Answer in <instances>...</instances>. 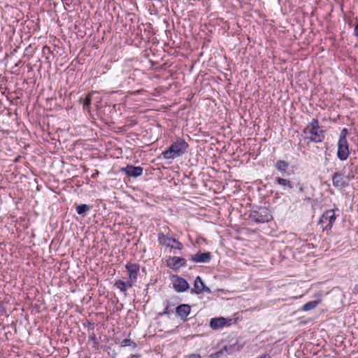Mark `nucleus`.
<instances>
[{
    "instance_id": "6",
    "label": "nucleus",
    "mask_w": 358,
    "mask_h": 358,
    "mask_svg": "<svg viewBox=\"0 0 358 358\" xmlns=\"http://www.w3.org/2000/svg\"><path fill=\"white\" fill-rule=\"evenodd\" d=\"M173 286L177 292H183L189 289V284L184 278L178 275H173Z\"/></svg>"
},
{
    "instance_id": "28",
    "label": "nucleus",
    "mask_w": 358,
    "mask_h": 358,
    "mask_svg": "<svg viewBox=\"0 0 358 358\" xmlns=\"http://www.w3.org/2000/svg\"><path fill=\"white\" fill-rule=\"evenodd\" d=\"M87 326L89 328L92 329H94V324L93 322H90V321H87Z\"/></svg>"
},
{
    "instance_id": "30",
    "label": "nucleus",
    "mask_w": 358,
    "mask_h": 358,
    "mask_svg": "<svg viewBox=\"0 0 358 358\" xmlns=\"http://www.w3.org/2000/svg\"><path fill=\"white\" fill-rule=\"evenodd\" d=\"M90 338L92 341H93L94 342L95 344L97 343L96 338L94 334Z\"/></svg>"
},
{
    "instance_id": "26",
    "label": "nucleus",
    "mask_w": 358,
    "mask_h": 358,
    "mask_svg": "<svg viewBox=\"0 0 358 358\" xmlns=\"http://www.w3.org/2000/svg\"><path fill=\"white\" fill-rule=\"evenodd\" d=\"M223 354L222 349L217 352L212 353L210 355V358H219Z\"/></svg>"
},
{
    "instance_id": "11",
    "label": "nucleus",
    "mask_w": 358,
    "mask_h": 358,
    "mask_svg": "<svg viewBox=\"0 0 358 358\" xmlns=\"http://www.w3.org/2000/svg\"><path fill=\"white\" fill-rule=\"evenodd\" d=\"M127 176L136 178L143 174V169L141 166H134L133 165H127L121 169Z\"/></svg>"
},
{
    "instance_id": "29",
    "label": "nucleus",
    "mask_w": 358,
    "mask_h": 358,
    "mask_svg": "<svg viewBox=\"0 0 358 358\" xmlns=\"http://www.w3.org/2000/svg\"><path fill=\"white\" fill-rule=\"evenodd\" d=\"M257 358H271V357L268 354H264V355H262L259 356Z\"/></svg>"
},
{
    "instance_id": "25",
    "label": "nucleus",
    "mask_w": 358,
    "mask_h": 358,
    "mask_svg": "<svg viewBox=\"0 0 358 358\" xmlns=\"http://www.w3.org/2000/svg\"><path fill=\"white\" fill-rule=\"evenodd\" d=\"M348 134V130L347 128H343L339 135V138H347Z\"/></svg>"
},
{
    "instance_id": "19",
    "label": "nucleus",
    "mask_w": 358,
    "mask_h": 358,
    "mask_svg": "<svg viewBox=\"0 0 358 358\" xmlns=\"http://www.w3.org/2000/svg\"><path fill=\"white\" fill-rule=\"evenodd\" d=\"M275 169L280 172L282 176L287 173V169L289 166V164L284 160H278L274 164Z\"/></svg>"
},
{
    "instance_id": "22",
    "label": "nucleus",
    "mask_w": 358,
    "mask_h": 358,
    "mask_svg": "<svg viewBox=\"0 0 358 358\" xmlns=\"http://www.w3.org/2000/svg\"><path fill=\"white\" fill-rule=\"evenodd\" d=\"M317 306V301H309L303 306L302 310L304 311H309L310 310L314 309Z\"/></svg>"
},
{
    "instance_id": "16",
    "label": "nucleus",
    "mask_w": 358,
    "mask_h": 358,
    "mask_svg": "<svg viewBox=\"0 0 358 358\" xmlns=\"http://www.w3.org/2000/svg\"><path fill=\"white\" fill-rule=\"evenodd\" d=\"M350 155L349 147L338 146L337 157L341 161L346 160Z\"/></svg>"
},
{
    "instance_id": "24",
    "label": "nucleus",
    "mask_w": 358,
    "mask_h": 358,
    "mask_svg": "<svg viewBox=\"0 0 358 358\" xmlns=\"http://www.w3.org/2000/svg\"><path fill=\"white\" fill-rule=\"evenodd\" d=\"M338 146L349 147L347 138H338Z\"/></svg>"
},
{
    "instance_id": "32",
    "label": "nucleus",
    "mask_w": 358,
    "mask_h": 358,
    "mask_svg": "<svg viewBox=\"0 0 358 358\" xmlns=\"http://www.w3.org/2000/svg\"><path fill=\"white\" fill-rule=\"evenodd\" d=\"M169 308L168 306L165 308L164 311L163 312L162 315H169Z\"/></svg>"
},
{
    "instance_id": "5",
    "label": "nucleus",
    "mask_w": 358,
    "mask_h": 358,
    "mask_svg": "<svg viewBox=\"0 0 358 358\" xmlns=\"http://www.w3.org/2000/svg\"><path fill=\"white\" fill-rule=\"evenodd\" d=\"M250 218L252 221L257 223H264L268 222L271 215L267 213L265 208H259V210H254L251 213Z\"/></svg>"
},
{
    "instance_id": "18",
    "label": "nucleus",
    "mask_w": 358,
    "mask_h": 358,
    "mask_svg": "<svg viewBox=\"0 0 358 358\" xmlns=\"http://www.w3.org/2000/svg\"><path fill=\"white\" fill-rule=\"evenodd\" d=\"M227 324L226 319L224 317L213 318L210 322V327L213 329H217L224 327Z\"/></svg>"
},
{
    "instance_id": "17",
    "label": "nucleus",
    "mask_w": 358,
    "mask_h": 358,
    "mask_svg": "<svg viewBox=\"0 0 358 358\" xmlns=\"http://www.w3.org/2000/svg\"><path fill=\"white\" fill-rule=\"evenodd\" d=\"M133 285L134 282L129 280L127 282L118 280L115 281L114 286L119 289L121 292H125L129 288L131 287Z\"/></svg>"
},
{
    "instance_id": "12",
    "label": "nucleus",
    "mask_w": 358,
    "mask_h": 358,
    "mask_svg": "<svg viewBox=\"0 0 358 358\" xmlns=\"http://www.w3.org/2000/svg\"><path fill=\"white\" fill-rule=\"evenodd\" d=\"M211 258L212 256L210 252H197L191 257L190 260L194 263H208Z\"/></svg>"
},
{
    "instance_id": "33",
    "label": "nucleus",
    "mask_w": 358,
    "mask_h": 358,
    "mask_svg": "<svg viewBox=\"0 0 358 358\" xmlns=\"http://www.w3.org/2000/svg\"><path fill=\"white\" fill-rule=\"evenodd\" d=\"M98 174H99V171H96V173H94V174H93V175L92 176V178H95V176H96V175H98Z\"/></svg>"
},
{
    "instance_id": "7",
    "label": "nucleus",
    "mask_w": 358,
    "mask_h": 358,
    "mask_svg": "<svg viewBox=\"0 0 358 358\" xmlns=\"http://www.w3.org/2000/svg\"><path fill=\"white\" fill-rule=\"evenodd\" d=\"M192 293L200 294L202 292L210 293L211 290L209 287L205 286L201 278L197 276L194 282V289L191 291Z\"/></svg>"
},
{
    "instance_id": "9",
    "label": "nucleus",
    "mask_w": 358,
    "mask_h": 358,
    "mask_svg": "<svg viewBox=\"0 0 358 358\" xmlns=\"http://www.w3.org/2000/svg\"><path fill=\"white\" fill-rule=\"evenodd\" d=\"M186 259L180 257H169L166 261L168 267L172 269H178L182 266H186Z\"/></svg>"
},
{
    "instance_id": "8",
    "label": "nucleus",
    "mask_w": 358,
    "mask_h": 358,
    "mask_svg": "<svg viewBox=\"0 0 358 358\" xmlns=\"http://www.w3.org/2000/svg\"><path fill=\"white\" fill-rule=\"evenodd\" d=\"M125 268L129 273V280L135 283L139 274V265L129 262L126 264Z\"/></svg>"
},
{
    "instance_id": "23",
    "label": "nucleus",
    "mask_w": 358,
    "mask_h": 358,
    "mask_svg": "<svg viewBox=\"0 0 358 358\" xmlns=\"http://www.w3.org/2000/svg\"><path fill=\"white\" fill-rule=\"evenodd\" d=\"M120 345L122 347H127V346L132 345L133 348H136V343L129 338H125V339L122 340Z\"/></svg>"
},
{
    "instance_id": "27",
    "label": "nucleus",
    "mask_w": 358,
    "mask_h": 358,
    "mask_svg": "<svg viewBox=\"0 0 358 358\" xmlns=\"http://www.w3.org/2000/svg\"><path fill=\"white\" fill-rule=\"evenodd\" d=\"M296 186L298 187L299 193L303 192L304 187H303V184H301L299 182L296 185Z\"/></svg>"
},
{
    "instance_id": "2",
    "label": "nucleus",
    "mask_w": 358,
    "mask_h": 358,
    "mask_svg": "<svg viewBox=\"0 0 358 358\" xmlns=\"http://www.w3.org/2000/svg\"><path fill=\"white\" fill-rule=\"evenodd\" d=\"M188 147V143L184 139L178 138L167 150L162 152V155L164 159H174L182 156Z\"/></svg>"
},
{
    "instance_id": "1",
    "label": "nucleus",
    "mask_w": 358,
    "mask_h": 358,
    "mask_svg": "<svg viewBox=\"0 0 358 358\" xmlns=\"http://www.w3.org/2000/svg\"><path fill=\"white\" fill-rule=\"evenodd\" d=\"M304 140L314 143L323 142L326 136V130L320 126L316 118L312 119L303 129Z\"/></svg>"
},
{
    "instance_id": "21",
    "label": "nucleus",
    "mask_w": 358,
    "mask_h": 358,
    "mask_svg": "<svg viewBox=\"0 0 358 358\" xmlns=\"http://www.w3.org/2000/svg\"><path fill=\"white\" fill-rule=\"evenodd\" d=\"M76 210L78 215L85 216L86 213L90 210V206L87 204H80L76 206Z\"/></svg>"
},
{
    "instance_id": "15",
    "label": "nucleus",
    "mask_w": 358,
    "mask_h": 358,
    "mask_svg": "<svg viewBox=\"0 0 358 358\" xmlns=\"http://www.w3.org/2000/svg\"><path fill=\"white\" fill-rule=\"evenodd\" d=\"M177 315L183 320H185L191 311V306L188 304H181L176 308Z\"/></svg>"
},
{
    "instance_id": "14",
    "label": "nucleus",
    "mask_w": 358,
    "mask_h": 358,
    "mask_svg": "<svg viewBox=\"0 0 358 358\" xmlns=\"http://www.w3.org/2000/svg\"><path fill=\"white\" fill-rule=\"evenodd\" d=\"M274 184L281 186L284 191H289L294 187V184L289 180L280 177L275 178Z\"/></svg>"
},
{
    "instance_id": "3",
    "label": "nucleus",
    "mask_w": 358,
    "mask_h": 358,
    "mask_svg": "<svg viewBox=\"0 0 358 358\" xmlns=\"http://www.w3.org/2000/svg\"><path fill=\"white\" fill-rule=\"evenodd\" d=\"M157 236L158 241L162 246L179 250H181L183 248L182 243L174 238L165 235L162 232L159 233Z\"/></svg>"
},
{
    "instance_id": "31",
    "label": "nucleus",
    "mask_w": 358,
    "mask_h": 358,
    "mask_svg": "<svg viewBox=\"0 0 358 358\" xmlns=\"http://www.w3.org/2000/svg\"><path fill=\"white\" fill-rule=\"evenodd\" d=\"M355 36L358 37V23L356 24L355 27Z\"/></svg>"
},
{
    "instance_id": "20",
    "label": "nucleus",
    "mask_w": 358,
    "mask_h": 358,
    "mask_svg": "<svg viewBox=\"0 0 358 358\" xmlns=\"http://www.w3.org/2000/svg\"><path fill=\"white\" fill-rule=\"evenodd\" d=\"M94 94V92H92L90 93H88L85 98L82 101V99H80V101L83 102V109L90 110V104L92 101V96Z\"/></svg>"
},
{
    "instance_id": "10",
    "label": "nucleus",
    "mask_w": 358,
    "mask_h": 358,
    "mask_svg": "<svg viewBox=\"0 0 358 358\" xmlns=\"http://www.w3.org/2000/svg\"><path fill=\"white\" fill-rule=\"evenodd\" d=\"M332 183L333 186L338 189L344 188L348 185L346 177L338 172H336L333 174Z\"/></svg>"
},
{
    "instance_id": "34",
    "label": "nucleus",
    "mask_w": 358,
    "mask_h": 358,
    "mask_svg": "<svg viewBox=\"0 0 358 358\" xmlns=\"http://www.w3.org/2000/svg\"><path fill=\"white\" fill-rule=\"evenodd\" d=\"M85 358H90V357H85Z\"/></svg>"
},
{
    "instance_id": "4",
    "label": "nucleus",
    "mask_w": 358,
    "mask_h": 358,
    "mask_svg": "<svg viewBox=\"0 0 358 358\" xmlns=\"http://www.w3.org/2000/svg\"><path fill=\"white\" fill-rule=\"evenodd\" d=\"M336 210H338V208H336ZM336 220V215L335 214L334 209L327 210L323 213L322 215L320 218L319 224H326V226L324 227V230H329L332 228L334 223Z\"/></svg>"
},
{
    "instance_id": "13",
    "label": "nucleus",
    "mask_w": 358,
    "mask_h": 358,
    "mask_svg": "<svg viewBox=\"0 0 358 358\" xmlns=\"http://www.w3.org/2000/svg\"><path fill=\"white\" fill-rule=\"evenodd\" d=\"M243 345L240 343L238 341H236L234 343L224 345L222 348V352H226L227 355H234L241 350Z\"/></svg>"
}]
</instances>
